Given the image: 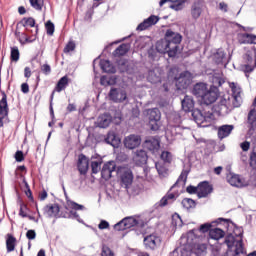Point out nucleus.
<instances>
[{
    "label": "nucleus",
    "instance_id": "10",
    "mask_svg": "<svg viewBox=\"0 0 256 256\" xmlns=\"http://www.w3.org/2000/svg\"><path fill=\"white\" fill-rule=\"evenodd\" d=\"M2 98L0 99V128L3 127V119L9 117V103L7 102V94L1 92Z\"/></svg>",
    "mask_w": 256,
    "mask_h": 256
},
{
    "label": "nucleus",
    "instance_id": "31",
    "mask_svg": "<svg viewBox=\"0 0 256 256\" xmlns=\"http://www.w3.org/2000/svg\"><path fill=\"white\" fill-rule=\"evenodd\" d=\"M68 86H69V77L65 75L59 79L52 93H55V91H57V93H61V91H65Z\"/></svg>",
    "mask_w": 256,
    "mask_h": 256
},
{
    "label": "nucleus",
    "instance_id": "58",
    "mask_svg": "<svg viewBox=\"0 0 256 256\" xmlns=\"http://www.w3.org/2000/svg\"><path fill=\"white\" fill-rule=\"evenodd\" d=\"M114 231H127L124 220H120L113 226Z\"/></svg>",
    "mask_w": 256,
    "mask_h": 256
},
{
    "label": "nucleus",
    "instance_id": "27",
    "mask_svg": "<svg viewBox=\"0 0 256 256\" xmlns=\"http://www.w3.org/2000/svg\"><path fill=\"white\" fill-rule=\"evenodd\" d=\"M226 179L232 187H243V181L241 180V177L233 172H230L227 174Z\"/></svg>",
    "mask_w": 256,
    "mask_h": 256
},
{
    "label": "nucleus",
    "instance_id": "64",
    "mask_svg": "<svg viewBox=\"0 0 256 256\" xmlns=\"http://www.w3.org/2000/svg\"><path fill=\"white\" fill-rule=\"evenodd\" d=\"M40 69L44 75H51V65L44 64L40 67Z\"/></svg>",
    "mask_w": 256,
    "mask_h": 256
},
{
    "label": "nucleus",
    "instance_id": "50",
    "mask_svg": "<svg viewBox=\"0 0 256 256\" xmlns=\"http://www.w3.org/2000/svg\"><path fill=\"white\" fill-rule=\"evenodd\" d=\"M248 123L251 127H255L256 125V110L255 108L251 109L248 113Z\"/></svg>",
    "mask_w": 256,
    "mask_h": 256
},
{
    "label": "nucleus",
    "instance_id": "8",
    "mask_svg": "<svg viewBox=\"0 0 256 256\" xmlns=\"http://www.w3.org/2000/svg\"><path fill=\"white\" fill-rule=\"evenodd\" d=\"M219 97V88L217 87H210V89H207L204 93V96H202V103L204 105H213L215 101H217Z\"/></svg>",
    "mask_w": 256,
    "mask_h": 256
},
{
    "label": "nucleus",
    "instance_id": "55",
    "mask_svg": "<svg viewBox=\"0 0 256 256\" xmlns=\"http://www.w3.org/2000/svg\"><path fill=\"white\" fill-rule=\"evenodd\" d=\"M157 53H159V51H157V46L155 47L153 45L147 51L148 57L149 59H152V61H155Z\"/></svg>",
    "mask_w": 256,
    "mask_h": 256
},
{
    "label": "nucleus",
    "instance_id": "44",
    "mask_svg": "<svg viewBox=\"0 0 256 256\" xmlns=\"http://www.w3.org/2000/svg\"><path fill=\"white\" fill-rule=\"evenodd\" d=\"M172 227H175V229H181L183 227V219H181V216L177 213L172 215Z\"/></svg>",
    "mask_w": 256,
    "mask_h": 256
},
{
    "label": "nucleus",
    "instance_id": "45",
    "mask_svg": "<svg viewBox=\"0 0 256 256\" xmlns=\"http://www.w3.org/2000/svg\"><path fill=\"white\" fill-rule=\"evenodd\" d=\"M171 3L172 4L169 6L170 9H173L174 11H181L185 3H187V0H173Z\"/></svg>",
    "mask_w": 256,
    "mask_h": 256
},
{
    "label": "nucleus",
    "instance_id": "13",
    "mask_svg": "<svg viewBox=\"0 0 256 256\" xmlns=\"http://www.w3.org/2000/svg\"><path fill=\"white\" fill-rule=\"evenodd\" d=\"M230 88L232 90L233 107H241V104L243 103V98L241 97V88L237 87L235 82L230 83Z\"/></svg>",
    "mask_w": 256,
    "mask_h": 256
},
{
    "label": "nucleus",
    "instance_id": "26",
    "mask_svg": "<svg viewBox=\"0 0 256 256\" xmlns=\"http://www.w3.org/2000/svg\"><path fill=\"white\" fill-rule=\"evenodd\" d=\"M213 61L216 65H227V54L224 49H218L213 55Z\"/></svg>",
    "mask_w": 256,
    "mask_h": 256
},
{
    "label": "nucleus",
    "instance_id": "41",
    "mask_svg": "<svg viewBox=\"0 0 256 256\" xmlns=\"http://www.w3.org/2000/svg\"><path fill=\"white\" fill-rule=\"evenodd\" d=\"M20 25H22V27H36V33L39 31V25H35V20L33 17H24L20 21Z\"/></svg>",
    "mask_w": 256,
    "mask_h": 256
},
{
    "label": "nucleus",
    "instance_id": "35",
    "mask_svg": "<svg viewBox=\"0 0 256 256\" xmlns=\"http://www.w3.org/2000/svg\"><path fill=\"white\" fill-rule=\"evenodd\" d=\"M131 48L130 44H121L118 46L114 52H113V57H123V55H127L129 53V49Z\"/></svg>",
    "mask_w": 256,
    "mask_h": 256
},
{
    "label": "nucleus",
    "instance_id": "34",
    "mask_svg": "<svg viewBox=\"0 0 256 256\" xmlns=\"http://www.w3.org/2000/svg\"><path fill=\"white\" fill-rule=\"evenodd\" d=\"M100 68L104 73H117V69L111 64V61L109 60H100Z\"/></svg>",
    "mask_w": 256,
    "mask_h": 256
},
{
    "label": "nucleus",
    "instance_id": "14",
    "mask_svg": "<svg viewBox=\"0 0 256 256\" xmlns=\"http://www.w3.org/2000/svg\"><path fill=\"white\" fill-rule=\"evenodd\" d=\"M213 227L212 223H204L202 225H200L199 228H194L192 230H190L188 232V237H194L195 239H199V233H209V235L211 234V230Z\"/></svg>",
    "mask_w": 256,
    "mask_h": 256
},
{
    "label": "nucleus",
    "instance_id": "42",
    "mask_svg": "<svg viewBox=\"0 0 256 256\" xmlns=\"http://www.w3.org/2000/svg\"><path fill=\"white\" fill-rule=\"evenodd\" d=\"M252 35L253 34L249 33L238 34V43H240V45H251Z\"/></svg>",
    "mask_w": 256,
    "mask_h": 256
},
{
    "label": "nucleus",
    "instance_id": "17",
    "mask_svg": "<svg viewBox=\"0 0 256 256\" xmlns=\"http://www.w3.org/2000/svg\"><path fill=\"white\" fill-rule=\"evenodd\" d=\"M133 172L131 170H125L120 176V185L124 189H129L133 185Z\"/></svg>",
    "mask_w": 256,
    "mask_h": 256
},
{
    "label": "nucleus",
    "instance_id": "9",
    "mask_svg": "<svg viewBox=\"0 0 256 256\" xmlns=\"http://www.w3.org/2000/svg\"><path fill=\"white\" fill-rule=\"evenodd\" d=\"M143 147L150 151V153H157L161 149V140L154 136H148L143 142Z\"/></svg>",
    "mask_w": 256,
    "mask_h": 256
},
{
    "label": "nucleus",
    "instance_id": "29",
    "mask_svg": "<svg viewBox=\"0 0 256 256\" xmlns=\"http://www.w3.org/2000/svg\"><path fill=\"white\" fill-rule=\"evenodd\" d=\"M65 211L64 214H62V219H75L76 221H78V223H85V221H83V219H81V217L79 216V213H77V210H69V208L65 207Z\"/></svg>",
    "mask_w": 256,
    "mask_h": 256
},
{
    "label": "nucleus",
    "instance_id": "61",
    "mask_svg": "<svg viewBox=\"0 0 256 256\" xmlns=\"http://www.w3.org/2000/svg\"><path fill=\"white\" fill-rule=\"evenodd\" d=\"M196 251L198 255H203V253H207V244H198L196 246Z\"/></svg>",
    "mask_w": 256,
    "mask_h": 256
},
{
    "label": "nucleus",
    "instance_id": "63",
    "mask_svg": "<svg viewBox=\"0 0 256 256\" xmlns=\"http://www.w3.org/2000/svg\"><path fill=\"white\" fill-rule=\"evenodd\" d=\"M250 167L256 169V152L252 151L250 154Z\"/></svg>",
    "mask_w": 256,
    "mask_h": 256
},
{
    "label": "nucleus",
    "instance_id": "51",
    "mask_svg": "<svg viewBox=\"0 0 256 256\" xmlns=\"http://www.w3.org/2000/svg\"><path fill=\"white\" fill-rule=\"evenodd\" d=\"M160 157L164 163H171L173 161V154L169 151H163Z\"/></svg>",
    "mask_w": 256,
    "mask_h": 256
},
{
    "label": "nucleus",
    "instance_id": "5",
    "mask_svg": "<svg viewBox=\"0 0 256 256\" xmlns=\"http://www.w3.org/2000/svg\"><path fill=\"white\" fill-rule=\"evenodd\" d=\"M212 115L213 114H210V116H207L203 114V112L200 109H195L192 111L193 120L198 125V127H209V125H211Z\"/></svg>",
    "mask_w": 256,
    "mask_h": 256
},
{
    "label": "nucleus",
    "instance_id": "60",
    "mask_svg": "<svg viewBox=\"0 0 256 256\" xmlns=\"http://www.w3.org/2000/svg\"><path fill=\"white\" fill-rule=\"evenodd\" d=\"M146 21L150 24L151 27H153V25H157V23H159V16L151 15L146 19Z\"/></svg>",
    "mask_w": 256,
    "mask_h": 256
},
{
    "label": "nucleus",
    "instance_id": "23",
    "mask_svg": "<svg viewBox=\"0 0 256 256\" xmlns=\"http://www.w3.org/2000/svg\"><path fill=\"white\" fill-rule=\"evenodd\" d=\"M182 109L185 113H193L195 111V101L193 97L186 95L181 101Z\"/></svg>",
    "mask_w": 256,
    "mask_h": 256
},
{
    "label": "nucleus",
    "instance_id": "32",
    "mask_svg": "<svg viewBox=\"0 0 256 256\" xmlns=\"http://www.w3.org/2000/svg\"><path fill=\"white\" fill-rule=\"evenodd\" d=\"M158 241H160L159 237L155 236V235H149L147 237L144 238V245L146 249H151L153 251V249H155V247H157V243Z\"/></svg>",
    "mask_w": 256,
    "mask_h": 256
},
{
    "label": "nucleus",
    "instance_id": "2",
    "mask_svg": "<svg viewBox=\"0 0 256 256\" xmlns=\"http://www.w3.org/2000/svg\"><path fill=\"white\" fill-rule=\"evenodd\" d=\"M164 38L170 44L172 50L170 51V58L177 57L179 51V45L183 41V36L179 32H175L172 29L166 30Z\"/></svg>",
    "mask_w": 256,
    "mask_h": 256
},
{
    "label": "nucleus",
    "instance_id": "56",
    "mask_svg": "<svg viewBox=\"0 0 256 256\" xmlns=\"http://www.w3.org/2000/svg\"><path fill=\"white\" fill-rule=\"evenodd\" d=\"M69 206L74 211H85V207L75 201H70Z\"/></svg>",
    "mask_w": 256,
    "mask_h": 256
},
{
    "label": "nucleus",
    "instance_id": "36",
    "mask_svg": "<svg viewBox=\"0 0 256 256\" xmlns=\"http://www.w3.org/2000/svg\"><path fill=\"white\" fill-rule=\"evenodd\" d=\"M17 245V238L13 236L12 234L6 235V249L7 253H11L15 251V246Z\"/></svg>",
    "mask_w": 256,
    "mask_h": 256
},
{
    "label": "nucleus",
    "instance_id": "4",
    "mask_svg": "<svg viewBox=\"0 0 256 256\" xmlns=\"http://www.w3.org/2000/svg\"><path fill=\"white\" fill-rule=\"evenodd\" d=\"M65 211L61 210V207L58 203L54 204H47L43 208V214L48 217V219L55 218V219H61L63 218L62 215H64Z\"/></svg>",
    "mask_w": 256,
    "mask_h": 256
},
{
    "label": "nucleus",
    "instance_id": "54",
    "mask_svg": "<svg viewBox=\"0 0 256 256\" xmlns=\"http://www.w3.org/2000/svg\"><path fill=\"white\" fill-rule=\"evenodd\" d=\"M212 83L213 85L211 87H217V89H219V87H221L223 83H225V80L221 77L213 76Z\"/></svg>",
    "mask_w": 256,
    "mask_h": 256
},
{
    "label": "nucleus",
    "instance_id": "59",
    "mask_svg": "<svg viewBox=\"0 0 256 256\" xmlns=\"http://www.w3.org/2000/svg\"><path fill=\"white\" fill-rule=\"evenodd\" d=\"M149 27H151V26H150L149 22L147 21V19H145L143 22H141L137 26L136 30L137 31H145V30L149 29Z\"/></svg>",
    "mask_w": 256,
    "mask_h": 256
},
{
    "label": "nucleus",
    "instance_id": "11",
    "mask_svg": "<svg viewBox=\"0 0 256 256\" xmlns=\"http://www.w3.org/2000/svg\"><path fill=\"white\" fill-rule=\"evenodd\" d=\"M117 169V164L115 161H108L106 162L102 169H101V177L105 181H109V179L112 177L113 171Z\"/></svg>",
    "mask_w": 256,
    "mask_h": 256
},
{
    "label": "nucleus",
    "instance_id": "28",
    "mask_svg": "<svg viewBox=\"0 0 256 256\" xmlns=\"http://www.w3.org/2000/svg\"><path fill=\"white\" fill-rule=\"evenodd\" d=\"M206 91H207V84L203 82H199L194 85L192 93L198 99H203V96L205 95Z\"/></svg>",
    "mask_w": 256,
    "mask_h": 256
},
{
    "label": "nucleus",
    "instance_id": "62",
    "mask_svg": "<svg viewBox=\"0 0 256 256\" xmlns=\"http://www.w3.org/2000/svg\"><path fill=\"white\" fill-rule=\"evenodd\" d=\"M71 51H75V42L70 41L64 48V53H71Z\"/></svg>",
    "mask_w": 256,
    "mask_h": 256
},
{
    "label": "nucleus",
    "instance_id": "22",
    "mask_svg": "<svg viewBox=\"0 0 256 256\" xmlns=\"http://www.w3.org/2000/svg\"><path fill=\"white\" fill-rule=\"evenodd\" d=\"M101 165H103V157L99 154H95L91 157V169L94 175H97L101 171Z\"/></svg>",
    "mask_w": 256,
    "mask_h": 256
},
{
    "label": "nucleus",
    "instance_id": "30",
    "mask_svg": "<svg viewBox=\"0 0 256 256\" xmlns=\"http://www.w3.org/2000/svg\"><path fill=\"white\" fill-rule=\"evenodd\" d=\"M169 201H175V194L168 192L165 196H163L161 198V200L159 202H157L154 205L155 209H159L161 207H167V205H169Z\"/></svg>",
    "mask_w": 256,
    "mask_h": 256
},
{
    "label": "nucleus",
    "instance_id": "47",
    "mask_svg": "<svg viewBox=\"0 0 256 256\" xmlns=\"http://www.w3.org/2000/svg\"><path fill=\"white\" fill-rule=\"evenodd\" d=\"M30 5L36 11H43V6L45 5V0H29Z\"/></svg>",
    "mask_w": 256,
    "mask_h": 256
},
{
    "label": "nucleus",
    "instance_id": "25",
    "mask_svg": "<svg viewBox=\"0 0 256 256\" xmlns=\"http://www.w3.org/2000/svg\"><path fill=\"white\" fill-rule=\"evenodd\" d=\"M235 129L234 125L225 124L218 128V139L223 140L226 137H229L233 130Z\"/></svg>",
    "mask_w": 256,
    "mask_h": 256
},
{
    "label": "nucleus",
    "instance_id": "16",
    "mask_svg": "<svg viewBox=\"0 0 256 256\" xmlns=\"http://www.w3.org/2000/svg\"><path fill=\"white\" fill-rule=\"evenodd\" d=\"M203 7H205V1L203 0H196L191 6V17L195 21L201 17V14L203 13Z\"/></svg>",
    "mask_w": 256,
    "mask_h": 256
},
{
    "label": "nucleus",
    "instance_id": "46",
    "mask_svg": "<svg viewBox=\"0 0 256 256\" xmlns=\"http://www.w3.org/2000/svg\"><path fill=\"white\" fill-rule=\"evenodd\" d=\"M196 206L197 203L191 198H184L182 200V207H184V209H195Z\"/></svg>",
    "mask_w": 256,
    "mask_h": 256
},
{
    "label": "nucleus",
    "instance_id": "24",
    "mask_svg": "<svg viewBox=\"0 0 256 256\" xmlns=\"http://www.w3.org/2000/svg\"><path fill=\"white\" fill-rule=\"evenodd\" d=\"M105 143H107V145H111L114 149H117L119 145H121V139L117 136V133L112 131L108 132L105 138Z\"/></svg>",
    "mask_w": 256,
    "mask_h": 256
},
{
    "label": "nucleus",
    "instance_id": "40",
    "mask_svg": "<svg viewBox=\"0 0 256 256\" xmlns=\"http://www.w3.org/2000/svg\"><path fill=\"white\" fill-rule=\"evenodd\" d=\"M111 125V116L104 114L98 118V126L101 129H107Z\"/></svg>",
    "mask_w": 256,
    "mask_h": 256
},
{
    "label": "nucleus",
    "instance_id": "48",
    "mask_svg": "<svg viewBox=\"0 0 256 256\" xmlns=\"http://www.w3.org/2000/svg\"><path fill=\"white\" fill-rule=\"evenodd\" d=\"M147 79L150 83L153 84L159 83V81H161V77H159V75H156L155 70H149Z\"/></svg>",
    "mask_w": 256,
    "mask_h": 256
},
{
    "label": "nucleus",
    "instance_id": "53",
    "mask_svg": "<svg viewBox=\"0 0 256 256\" xmlns=\"http://www.w3.org/2000/svg\"><path fill=\"white\" fill-rule=\"evenodd\" d=\"M45 29H46L47 35L52 36L53 33H55V24H53L51 20H48L45 23Z\"/></svg>",
    "mask_w": 256,
    "mask_h": 256
},
{
    "label": "nucleus",
    "instance_id": "7",
    "mask_svg": "<svg viewBox=\"0 0 256 256\" xmlns=\"http://www.w3.org/2000/svg\"><path fill=\"white\" fill-rule=\"evenodd\" d=\"M108 97L113 103H125L127 101V91L122 88H111Z\"/></svg>",
    "mask_w": 256,
    "mask_h": 256
},
{
    "label": "nucleus",
    "instance_id": "18",
    "mask_svg": "<svg viewBox=\"0 0 256 256\" xmlns=\"http://www.w3.org/2000/svg\"><path fill=\"white\" fill-rule=\"evenodd\" d=\"M148 160H149V156L147 155V151L140 149L134 153L133 161L135 165H138V167L147 165Z\"/></svg>",
    "mask_w": 256,
    "mask_h": 256
},
{
    "label": "nucleus",
    "instance_id": "57",
    "mask_svg": "<svg viewBox=\"0 0 256 256\" xmlns=\"http://www.w3.org/2000/svg\"><path fill=\"white\" fill-rule=\"evenodd\" d=\"M101 256H115L111 248L107 245H102Z\"/></svg>",
    "mask_w": 256,
    "mask_h": 256
},
{
    "label": "nucleus",
    "instance_id": "43",
    "mask_svg": "<svg viewBox=\"0 0 256 256\" xmlns=\"http://www.w3.org/2000/svg\"><path fill=\"white\" fill-rule=\"evenodd\" d=\"M189 170H182L181 174L179 175L177 181L173 184V186L170 188L174 189V187H177V185H179V183H181V181H183V185H185L187 183V177H189Z\"/></svg>",
    "mask_w": 256,
    "mask_h": 256
},
{
    "label": "nucleus",
    "instance_id": "12",
    "mask_svg": "<svg viewBox=\"0 0 256 256\" xmlns=\"http://www.w3.org/2000/svg\"><path fill=\"white\" fill-rule=\"evenodd\" d=\"M213 191V185L209 183V181L205 180L198 184V199H205V197H209L211 192Z\"/></svg>",
    "mask_w": 256,
    "mask_h": 256
},
{
    "label": "nucleus",
    "instance_id": "33",
    "mask_svg": "<svg viewBox=\"0 0 256 256\" xmlns=\"http://www.w3.org/2000/svg\"><path fill=\"white\" fill-rule=\"evenodd\" d=\"M219 113H227L231 109V97L221 98L218 104Z\"/></svg>",
    "mask_w": 256,
    "mask_h": 256
},
{
    "label": "nucleus",
    "instance_id": "38",
    "mask_svg": "<svg viewBox=\"0 0 256 256\" xmlns=\"http://www.w3.org/2000/svg\"><path fill=\"white\" fill-rule=\"evenodd\" d=\"M54 97H55V92H52L50 95V105H49L51 121L48 123V127H53V125H55V123H57V119H55V110H53Z\"/></svg>",
    "mask_w": 256,
    "mask_h": 256
},
{
    "label": "nucleus",
    "instance_id": "20",
    "mask_svg": "<svg viewBox=\"0 0 256 256\" xmlns=\"http://www.w3.org/2000/svg\"><path fill=\"white\" fill-rule=\"evenodd\" d=\"M77 169L80 175H85L89 171V158L85 154L78 156Z\"/></svg>",
    "mask_w": 256,
    "mask_h": 256
},
{
    "label": "nucleus",
    "instance_id": "19",
    "mask_svg": "<svg viewBox=\"0 0 256 256\" xmlns=\"http://www.w3.org/2000/svg\"><path fill=\"white\" fill-rule=\"evenodd\" d=\"M156 50L158 51V53H161L162 55H165L167 53L168 57H171L170 53L171 51H173V48H171L167 39L163 38L156 42Z\"/></svg>",
    "mask_w": 256,
    "mask_h": 256
},
{
    "label": "nucleus",
    "instance_id": "49",
    "mask_svg": "<svg viewBox=\"0 0 256 256\" xmlns=\"http://www.w3.org/2000/svg\"><path fill=\"white\" fill-rule=\"evenodd\" d=\"M20 53H19V47L17 46H13L11 47V52H10V59L11 61H19V57H20Z\"/></svg>",
    "mask_w": 256,
    "mask_h": 256
},
{
    "label": "nucleus",
    "instance_id": "39",
    "mask_svg": "<svg viewBox=\"0 0 256 256\" xmlns=\"http://www.w3.org/2000/svg\"><path fill=\"white\" fill-rule=\"evenodd\" d=\"M124 221V226L127 229H133V227H137V225H139V220L136 219L133 216H127L125 218H123Z\"/></svg>",
    "mask_w": 256,
    "mask_h": 256
},
{
    "label": "nucleus",
    "instance_id": "15",
    "mask_svg": "<svg viewBox=\"0 0 256 256\" xmlns=\"http://www.w3.org/2000/svg\"><path fill=\"white\" fill-rule=\"evenodd\" d=\"M141 145V136L137 134H130L124 139V147L126 149H137Z\"/></svg>",
    "mask_w": 256,
    "mask_h": 256
},
{
    "label": "nucleus",
    "instance_id": "21",
    "mask_svg": "<svg viewBox=\"0 0 256 256\" xmlns=\"http://www.w3.org/2000/svg\"><path fill=\"white\" fill-rule=\"evenodd\" d=\"M245 59V65H244V71L245 73H253L256 67V58H253V54L251 52H247L244 56Z\"/></svg>",
    "mask_w": 256,
    "mask_h": 256
},
{
    "label": "nucleus",
    "instance_id": "37",
    "mask_svg": "<svg viewBox=\"0 0 256 256\" xmlns=\"http://www.w3.org/2000/svg\"><path fill=\"white\" fill-rule=\"evenodd\" d=\"M210 239H214V241H219V239H223L225 237V231L221 228H212L209 234Z\"/></svg>",
    "mask_w": 256,
    "mask_h": 256
},
{
    "label": "nucleus",
    "instance_id": "1",
    "mask_svg": "<svg viewBox=\"0 0 256 256\" xmlns=\"http://www.w3.org/2000/svg\"><path fill=\"white\" fill-rule=\"evenodd\" d=\"M215 223L218 225H221L222 223L224 227L227 228L228 234L225 237L224 243L227 244L229 249L235 245V236H233V233H235L236 237H243V228H239L233 220L218 218ZM230 227L233 228L232 232L229 230Z\"/></svg>",
    "mask_w": 256,
    "mask_h": 256
},
{
    "label": "nucleus",
    "instance_id": "6",
    "mask_svg": "<svg viewBox=\"0 0 256 256\" xmlns=\"http://www.w3.org/2000/svg\"><path fill=\"white\" fill-rule=\"evenodd\" d=\"M175 83L178 91H183V89H187L189 85H191V82L193 81L191 79V72L184 71L180 73L178 77H175Z\"/></svg>",
    "mask_w": 256,
    "mask_h": 256
},
{
    "label": "nucleus",
    "instance_id": "52",
    "mask_svg": "<svg viewBox=\"0 0 256 256\" xmlns=\"http://www.w3.org/2000/svg\"><path fill=\"white\" fill-rule=\"evenodd\" d=\"M116 64L121 73H125V71H127V60L120 58L116 61Z\"/></svg>",
    "mask_w": 256,
    "mask_h": 256
},
{
    "label": "nucleus",
    "instance_id": "3",
    "mask_svg": "<svg viewBox=\"0 0 256 256\" xmlns=\"http://www.w3.org/2000/svg\"><path fill=\"white\" fill-rule=\"evenodd\" d=\"M146 117L151 131H159L161 129V110L159 108L146 110Z\"/></svg>",
    "mask_w": 256,
    "mask_h": 256
}]
</instances>
